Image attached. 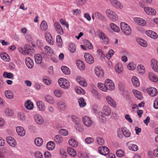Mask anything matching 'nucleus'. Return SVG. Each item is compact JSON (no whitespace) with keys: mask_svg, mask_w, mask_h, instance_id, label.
Listing matches in <instances>:
<instances>
[{"mask_svg":"<svg viewBox=\"0 0 158 158\" xmlns=\"http://www.w3.org/2000/svg\"><path fill=\"white\" fill-rule=\"evenodd\" d=\"M59 107L60 109L63 110H64L66 107V106L64 102L62 101H60L58 102Z\"/></svg>","mask_w":158,"mask_h":158,"instance_id":"864d4df0","label":"nucleus"},{"mask_svg":"<svg viewBox=\"0 0 158 158\" xmlns=\"http://www.w3.org/2000/svg\"><path fill=\"white\" fill-rule=\"evenodd\" d=\"M121 30L126 35H129L131 34V29L130 26L126 23L122 22L120 24Z\"/></svg>","mask_w":158,"mask_h":158,"instance_id":"f257e3e1","label":"nucleus"},{"mask_svg":"<svg viewBox=\"0 0 158 158\" xmlns=\"http://www.w3.org/2000/svg\"><path fill=\"white\" fill-rule=\"evenodd\" d=\"M67 152L69 155H71L73 157H75L76 155V152L73 148H71L69 147L67 149Z\"/></svg>","mask_w":158,"mask_h":158,"instance_id":"473e14b6","label":"nucleus"},{"mask_svg":"<svg viewBox=\"0 0 158 158\" xmlns=\"http://www.w3.org/2000/svg\"><path fill=\"white\" fill-rule=\"evenodd\" d=\"M36 105L40 110L44 111L45 108L44 103L42 101H38L36 102Z\"/></svg>","mask_w":158,"mask_h":158,"instance_id":"cd10ccee","label":"nucleus"},{"mask_svg":"<svg viewBox=\"0 0 158 158\" xmlns=\"http://www.w3.org/2000/svg\"><path fill=\"white\" fill-rule=\"evenodd\" d=\"M98 151L99 153L103 155H107L110 152L108 148L104 146L99 147L98 149Z\"/></svg>","mask_w":158,"mask_h":158,"instance_id":"39448f33","label":"nucleus"},{"mask_svg":"<svg viewBox=\"0 0 158 158\" xmlns=\"http://www.w3.org/2000/svg\"><path fill=\"white\" fill-rule=\"evenodd\" d=\"M43 81L44 83L47 85L50 84L51 82V81L46 76L43 77Z\"/></svg>","mask_w":158,"mask_h":158,"instance_id":"338daca9","label":"nucleus"},{"mask_svg":"<svg viewBox=\"0 0 158 158\" xmlns=\"http://www.w3.org/2000/svg\"><path fill=\"white\" fill-rule=\"evenodd\" d=\"M136 67V65L133 62L129 63L127 66V68L129 70H134Z\"/></svg>","mask_w":158,"mask_h":158,"instance_id":"4d7b16f0","label":"nucleus"},{"mask_svg":"<svg viewBox=\"0 0 158 158\" xmlns=\"http://www.w3.org/2000/svg\"><path fill=\"white\" fill-rule=\"evenodd\" d=\"M35 122L39 125L42 124L44 122V120L42 117L39 114H36L34 116Z\"/></svg>","mask_w":158,"mask_h":158,"instance_id":"4be33fe9","label":"nucleus"},{"mask_svg":"<svg viewBox=\"0 0 158 158\" xmlns=\"http://www.w3.org/2000/svg\"><path fill=\"white\" fill-rule=\"evenodd\" d=\"M84 43L86 47L89 49H91L93 48V45L89 41L87 40H85L84 41Z\"/></svg>","mask_w":158,"mask_h":158,"instance_id":"69168bd1","label":"nucleus"},{"mask_svg":"<svg viewBox=\"0 0 158 158\" xmlns=\"http://www.w3.org/2000/svg\"><path fill=\"white\" fill-rule=\"evenodd\" d=\"M22 51L19 50V51L20 52H23V53H24L25 54H28L31 50V48H33L29 45L26 44L24 45V49H22L21 48H20Z\"/></svg>","mask_w":158,"mask_h":158,"instance_id":"9b49d317","label":"nucleus"},{"mask_svg":"<svg viewBox=\"0 0 158 158\" xmlns=\"http://www.w3.org/2000/svg\"><path fill=\"white\" fill-rule=\"evenodd\" d=\"M149 78L150 80L154 82H156L157 81V78L156 77L154 74L152 73H150L148 74Z\"/></svg>","mask_w":158,"mask_h":158,"instance_id":"de8ad7c7","label":"nucleus"},{"mask_svg":"<svg viewBox=\"0 0 158 158\" xmlns=\"http://www.w3.org/2000/svg\"><path fill=\"white\" fill-rule=\"evenodd\" d=\"M98 35L99 38L102 40V42L105 44H107L109 43V40L106 35L100 31H98Z\"/></svg>","mask_w":158,"mask_h":158,"instance_id":"20e7f679","label":"nucleus"},{"mask_svg":"<svg viewBox=\"0 0 158 158\" xmlns=\"http://www.w3.org/2000/svg\"><path fill=\"white\" fill-rule=\"evenodd\" d=\"M45 37L46 41L50 45L53 44V39L50 33H46L45 34Z\"/></svg>","mask_w":158,"mask_h":158,"instance_id":"aec40b11","label":"nucleus"},{"mask_svg":"<svg viewBox=\"0 0 158 158\" xmlns=\"http://www.w3.org/2000/svg\"><path fill=\"white\" fill-rule=\"evenodd\" d=\"M25 63L27 67L30 69L32 68L34 66V62L29 57L26 58Z\"/></svg>","mask_w":158,"mask_h":158,"instance_id":"412c9836","label":"nucleus"},{"mask_svg":"<svg viewBox=\"0 0 158 158\" xmlns=\"http://www.w3.org/2000/svg\"><path fill=\"white\" fill-rule=\"evenodd\" d=\"M79 106L81 107H84L86 105V103L83 98H81L78 100Z\"/></svg>","mask_w":158,"mask_h":158,"instance_id":"603ef678","label":"nucleus"},{"mask_svg":"<svg viewBox=\"0 0 158 158\" xmlns=\"http://www.w3.org/2000/svg\"><path fill=\"white\" fill-rule=\"evenodd\" d=\"M61 70L63 73L65 74L69 75L70 73V69L66 66H62L61 67Z\"/></svg>","mask_w":158,"mask_h":158,"instance_id":"ea45409f","label":"nucleus"},{"mask_svg":"<svg viewBox=\"0 0 158 158\" xmlns=\"http://www.w3.org/2000/svg\"><path fill=\"white\" fill-rule=\"evenodd\" d=\"M6 139L8 143L12 147H15L16 145L15 140L12 137L8 136L6 137Z\"/></svg>","mask_w":158,"mask_h":158,"instance_id":"dca6fc26","label":"nucleus"},{"mask_svg":"<svg viewBox=\"0 0 158 158\" xmlns=\"http://www.w3.org/2000/svg\"><path fill=\"white\" fill-rule=\"evenodd\" d=\"M3 76L4 77L9 79L12 78L13 77V74L10 73H8L7 72H4L3 74Z\"/></svg>","mask_w":158,"mask_h":158,"instance_id":"052dcab7","label":"nucleus"},{"mask_svg":"<svg viewBox=\"0 0 158 158\" xmlns=\"http://www.w3.org/2000/svg\"><path fill=\"white\" fill-rule=\"evenodd\" d=\"M54 139L56 143L60 144L62 142L63 139L60 135H58L55 136Z\"/></svg>","mask_w":158,"mask_h":158,"instance_id":"58836bf2","label":"nucleus"},{"mask_svg":"<svg viewBox=\"0 0 158 158\" xmlns=\"http://www.w3.org/2000/svg\"><path fill=\"white\" fill-rule=\"evenodd\" d=\"M106 99L108 104L111 106L115 107L116 104L114 100L111 97L107 96L106 97Z\"/></svg>","mask_w":158,"mask_h":158,"instance_id":"6ab92c4d","label":"nucleus"},{"mask_svg":"<svg viewBox=\"0 0 158 158\" xmlns=\"http://www.w3.org/2000/svg\"><path fill=\"white\" fill-rule=\"evenodd\" d=\"M137 71L140 74H143L145 73V69L143 65L140 64L137 67Z\"/></svg>","mask_w":158,"mask_h":158,"instance_id":"f704fd0d","label":"nucleus"},{"mask_svg":"<svg viewBox=\"0 0 158 158\" xmlns=\"http://www.w3.org/2000/svg\"><path fill=\"white\" fill-rule=\"evenodd\" d=\"M98 86L101 90L104 92L107 91V88L106 87L105 84H104L102 83H98Z\"/></svg>","mask_w":158,"mask_h":158,"instance_id":"a18cd8bd","label":"nucleus"},{"mask_svg":"<svg viewBox=\"0 0 158 158\" xmlns=\"http://www.w3.org/2000/svg\"><path fill=\"white\" fill-rule=\"evenodd\" d=\"M110 1L111 3L116 8L121 9L123 7L121 3L116 0H110Z\"/></svg>","mask_w":158,"mask_h":158,"instance_id":"b1692460","label":"nucleus"},{"mask_svg":"<svg viewBox=\"0 0 158 158\" xmlns=\"http://www.w3.org/2000/svg\"><path fill=\"white\" fill-rule=\"evenodd\" d=\"M82 121L84 124L87 127H90L92 124L90 118L87 116H85L82 118Z\"/></svg>","mask_w":158,"mask_h":158,"instance_id":"f8f14e48","label":"nucleus"},{"mask_svg":"<svg viewBox=\"0 0 158 158\" xmlns=\"http://www.w3.org/2000/svg\"><path fill=\"white\" fill-rule=\"evenodd\" d=\"M121 132L126 137H128L131 135L130 132L125 127H122Z\"/></svg>","mask_w":158,"mask_h":158,"instance_id":"7c9ffc66","label":"nucleus"},{"mask_svg":"<svg viewBox=\"0 0 158 158\" xmlns=\"http://www.w3.org/2000/svg\"><path fill=\"white\" fill-rule=\"evenodd\" d=\"M77 66L81 70H83L85 69V66L83 62L81 60H77L76 62Z\"/></svg>","mask_w":158,"mask_h":158,"instance_id":"c85d7f7f","label":"nucleus"},{"mask_svg":"<svg viewBox=\"0 0 158 158\" xmlns=\"http://www.w3.org/2000/svg\"><path fill=\"white\" fill-rule=\"evenodd\" d=\"M116 153L117 156L119 157H123L125 155L124 152L121 149L117 150L116 152Z\"/></svg>","mask_w":158,"mask_h":158,"instance_id":"8fccbe9b","label":"nucleus"},{"mask_svg":"<svg viewBox=\"0 0 158 158\" xmlns=\"http://www.w3.org/2000/svg\"><path fill=\"white\" fill-rule=\"evenodd\" d=\"M59 85L62 88L68 89L70 86V83L69 81L64 78H60L58 80Z\"/></svg>","mask_w":158,"mask_h":158,"instance_id":"f03ea898","label":"nucleus"},{"mask_svg":"<svg viewBox=\"0 0 158 158\" xmlns=\"http://www.w3.org/2000/svg\"><path fill=\"white\" fill-rule=\"evenodd\" d=\"M34 59L35 62L38 64H40L42 63V58L41 56L39 54H37L34 55Z\"/></svg>","mask_w":158,"mask_h":158,"instance_id":"393cba45","label":"nucleus"},{"mask_svg":"<svg viewBox=\"0 0 158 158\" xmlns=\"http://www.w3.org/2000/svg\"><path fill=\"white\" fill-rule=\"evenodd\" d=\"M6 114L8 116H11L13 114V113L12 110L9 108L6 109L5 110Z\"/></svg>","mask_w":158,"mask_h":158,"instance_id":"e2e57ef3","label":"nucleus"},{"mask_svg":"<svg viewBox=\"0 0 158 158\" xmlns=\"http://www.w3.org/2000/svg\"><path fill=\"white\" fill-rule=\"evenodd\" d=\"M26 108L28 110H31L33 107V104L30 100H28L25 104Z\"/></svg>","mask_w":158,"mask_h":158,"instance_id":"2f4dec72","label":"nucleus"},{"mask_svg":"<svg viewBox=\"0 0 158 158\" xmlns=\"http://www.w3.org/2000/svg\"><path fill=\"white\" fill-rule=\"evenodd\" d=\"M54 95L57 97H60L62 95V91L58 89H55L53 91Z\"/></svg>","mask_w":158,"mask_h":158,"instance_id":"bf43d9fd","label":"nucleus"},{"mask_svg":"<svg viewBox=\"0 0 158 158\" xmlns=\"http://www.w3.org/2000/svg\"><path fill=\"white\" fill-rule=\"evenodd\" d=\"M56 42L57 45L60 47H62L63 45V42L61 36L60 35H57L56 37Z\"/></svg>","mask_w":158,"mask_h":158,"instance_id":"e433bc0d","label":"nucleus"},{"mask_svg":"<svg viewBox=\"0 0 158 158\" xmlns=\"http://www.w3.org/2000/svg\"><path fill=\"white\" fill-rule=\"evenodd\" d=\"M144 10L148 14L150 15H155L156 14V10L153 8L149 7H145Z\"/></svg>","mask_w":158,"mask_h":158,"instance_id":"9d476101","label":"nucleus"},{"mask_svg":"<svg viewBox=\"0 0 158 158\" xmlns=\"http://www.w3.org/2000/svg\"><path fill=\"white\" fill-rule=\"evenodd\" d=\"M40 28L41 29L43 30H46L48 28V25L47 23L44 21H42L40 24Z\"/></svg>","mask_w":158,"mask_h":158,"instance_id":"3c124183","label":"nucleus"},{"mask_svg":"<svg viewBox=\"0 0 158 158\" xmlns=\"http://www.w3.org/2000/svg\"><path fill=\"white\" fill-rule=\"evenodd\" d=\"M46 146L48 150H52L54 149L55 144L54 142L52 141H50L47 143Z\"/></svg>","mask_w":158,"mask_h":158,"instance_id":"a19ab883","label":"nucleus"},{"mask_svg":"<svg viewBox=\"0 0 158 158\" xmlns=\"http://www.w3.org/2000/svg\"><path fill=\"white\" fill-rule=\"evenodd\" d=\"M69 49L71 52L74 53L76 50V47L75 45L73 43L70 44Z\"/></svg>","mask_w":158,"mask_h":158,"instance_id":"0e129e2a","label":"nucleus"},{"mask_svg":"<svg viewBox=\"0 0 158 158\" xmlns=\"http://www.w3.org/2000/svg\"><path fill=\"white\" fill-rule=\"evenodd\" d=\"M115 70L118 73H121L123 70L122 64L121 63H118L115 66Z\"/></svg>","mask_w":158,"mask_h":158,"instance_id":"c756f323","label":"nucleus"},{"mask_svg":"<svg viewBox=\"0 0 158 158\" xmlns=\"http://www.w3.org/2000/svg\"><path fill=\"white\" fill-rule=\"evenodd\" d=\"M75 90L76 93L78 94H85V92L81 87H76L75 88Z\"/></svg>","mask_w":158,"mask_h":158,"instance_id":"6e6d98bb","label":"nucleus"},{"mask_svg":"<svg viewBox=\"0 0 158 158\" xmlns=\"http://www.w3.org/2000/svg\"><path fill=\"white\" fill-rule=\"evenodd\" d=\"M71 118L73 121L76 124H78L79 123V119L75 116L73 115L72 116Z\"/></svg>","mask_w":158,"mask_h":158,"instance_id":"774afa93","label":"nucleus"},{"mask_svg":"<svg viewBox=\"0 0 158 158\" xmlns=\"http://www.w3.org/2000/svg\"><path fill=\"white\" fill-rule=\"evenodd\" d=\"M34 142L37 146H40L43 143V140L42 138L38 137L35 139Z\"/></svg>","mask_w":158,"mask_h":158,"instance_id":"4c0bfd02","label":"nucleus"},{"mask_svg":"<svg viewBox=\"0 0 158 158\" xmlns=\"http://www.w3.org/2000/svg\"><path fill=\"white\" fill-rule=\"evenodd\" d=\"M106 13L110 19L112 21H116L118 20V16L114 11L109 9H107L106 11Z\"/></svg>","mask_w":158,"mask_h":158,"instance_id":"7ed1b4c3","label":"nucleus"},{"mask_svg":"<svg viewBox=\"0 0 158 158\" xmlns=\"http://www.w3.org/2000/svg\"><path fill=\"white\" fill-rule=\"evenodd\" d=\"M106 87L107 88V90H113L114 88V85L113 81L109 79H107L105 81Z\"/></svg>","mask_w":158,"mask_h":158,"instance_id":"0eeeda50","label":"nucleus"},{"mask_svg":"<svg viewBox=\"0 0 158 158\" xmlns=\"http://www.w3.org/2000/svg\"><path fill=\"white\" fill-rule=\"evenodd\" d=\"M151 66L152 69L156 72H158V62L155 59L151 60Z\"/></svg>","mask_w":158,"mask_h":158,"instance_id":"2eb2a0df","label":"nucleus"},{"mask_svg":"<svg viewBox=\"0 0 158 158\" xmlns=\"http://www.w3.org/2000/svg\"><path fill=\"white\" fill-rule=\"evenodd\" d=\"M54 26L56 31L58 34L62 35L64 33L63 30L60 24L58 22H55Z\"/></svg>","mask_w":158,"mask_h":158,"instance_id":"6e6552de","label":"nucleus"},{"mask_svg":"<svg viewBox=\"0 0 158 158\" xmlns=\"http://www.w3.org/2000/svg\"><path fill=\"white\" fill-rule=\"evenodd\" d=\"M131 81L133 85L135 86L136 87L139 86L140 82L137 77L135 76L133 77L131 79Z\"/></svg>","mask_w":158,"mask_h":158,"instance_id":"72a5a7b5","label":"nucleus"},{"mask_svg":"<svg viewBox=\"0 0 158 158\" xmlns=\"http://www.w3.org/2000/svg\"><path fill=\"white\" fill-rule=\"evenodd\" d=\"M84 57L86 61L89 64H91L94 63V58L91 54L88 53H85Z\"/></svg>","mask_w":158,"mask_h":158,"instance_id":"423d86ee","label":"nucleus"},{"mask_svg":"<svg viewBox=\"0 0 158 158\" xmlns=\"http://www.w3.org/2000/svg\"><path fill=\"white\" fill-rule=\"evenodd\" d=\"M111 110L110 108L107 106H105L102 109V114L106 116H109L110 115Z\"/></svg>","mask_w":158,"mask_h":158,"instance_id":"a211bd4d","label":"nucleus"},{"mask_svg":"<svg viewBox=\"0 0 158 158\" xmlns=\"http://www.w3.org/2000/svg\"><path fill=\"white\" fill-rule=\"evenodd\" d=\"M132 92L135 96L138 99L142 100L143 99V97L142 94L139 91L135 89H133Z\"/></svg>","mask_w":158,"mask_h":158,"instance_id":"a878e982","label":"nucleus"},{"mask_svg":"<svg viewBox=\"0 0 158 158\" xmlns=\"http://www.w3.org/2000/svg\"><path fill=\"white\" fill-rule=\"evenodd\" d=\"M77 82L81 86L83 87H86L87 85V84L86 81L83 80H81L80 79L77 77Z\"/></svg>","mask_w":158,"mask_h":158,"instance_id":"5fc2aeb1","label":"nucleus"},{"mask_svg":"<svg viewBox=\"0 0 158 158\" xmlns=\"http://www.w3.org/2000/svg\"><path fill=\"white\" fill-rule=\"evenodd\" d=\"M6 97L10 99H12L13 98V94L12 92L10 90H6L5 92Z\"/></svg>","mask_w":158,"mask_h":158,"instance_id":"c9c22d12","label":"nucleus"},{"mask_svg":"<svg viewBox=\"0 0 158 158\" xmlns=\"http://www.w3.org/2000/svg\"><path fill=\"white\" fill-rule=\"evenodd\" d=\"M146 33L148 36L154 39H157L158 37L157 34L156 32L151 30L146 31Z\"/></svg>","mask_w":158,"mask_h":158,"instance_id":"f3484780","label":"nucleus"},{"mask_svg":"<svg viewBox=\"0 0 158 158\" xmlns=\"http://www.w3.org/2000/svg\"><path fill=\"white\" fill-rule=\"evenodd\" d=\"M45 51L47 54H52L53 52L52 49L49 46H46L44 47Z\"/></svg>","mask_w":158,"mask_h":158,"instance_id":"680f3d73","label":"nucleus"},{"mask_svg":"<svg viewBox=\"0 0 158 158\" xmlns=\"http://www.w3.org/2000/svg\"><path fill=\"white\" fill-rule=\"evenodd\" d=\"M45 99L48 102L51 104H53L55 103V101L53 98L51 96L47 95L45 96Z\"/></svg>","mask_w":158,"mask_h":158,"instance_id":"09e8293b","label":"nucleus"},{"mask_svg":"<svg viewBox=\"0 0 158 158\" xmlns=\"http://www.w3.org/2000/svg\"><path fill=\"white\" fill-rule=\"evenodd\" d=\"M16 131L18 135L20 136H23L25 135V131L24 128L22 127H17Z\"/></svg>","mask_w":158,"mask_h":158,"instance_id":"4468645a","label":"nucleus"},{"mask_svg":"<svg viewBox=\"0 0 158 158\" xmlns=\"http://www.w3.org/2000/svg\"><path fill=\"white\" fill-rule=\"evenodd\" d=\"M0 56L1 58L5 61H9L10 59L9 56L6 53H2Z\"/></svg>","mask_w":158,"mask_h":158,"instance_id":"c03bdc74","label":"nucleus"},{"mask_svg":"<svg viewBox=\"0 0 158 158\" xmlns=\"http://www.w3.org/2000/svg\"><path fill=\"white\" fill-rule=\"evenodd\" d=\"M137 41L140 45L143 47H146L147 46V42L140 38L137 39Z\"/></svg>","mask_w":158,"mask_h":158,"instance_id":"49530a36","label":"nucleus"},{"mask_svg":"<svg viewBox=\"0 0 158 158\" xmlns=\"http://www.w3.org/2000/svg\"><path fill=\"white\" fill-rule=\"evenodd\" d=\"M95 73L96 74L98 77H102L104 75V72L102 69H100L98 67H95L94 69Z\"/></svg>","mask_w":158,"mask_h":158,"instance_id":"bb28decb","label":"nucleus"},{"mask_svg":"<svg viewBox=\"0 0 158 158\" xmlns=\"http://www.w3.org/2000/svg\"><path fill=\"white\" fill-rule=\"evenodd\" d=\"M109 26L110 28L115 32L118 33L120 31L119 27L113 23H110L109 24Z\"/></svg>","mask_w":158,"mask_h":158,"instance_id":"5701e85b","label":"nucleus"},{"mask_svg":"<svg viewBox=\"0 0 158 158\" xmlns=\"http://www.w3.org/2000/svg\"><path fill=\"white\" fill-rule=\"evenodd\" d=\"M134 20L139 25L144 26L146 25V21L142 18L135 17L134 19Z\"/></svg>","mask_w":158,"mask_h":158,"instance_id":"ddd939ff","label":"nucleus"},{"mask_svg":"<svg viewBox=\"0 0 158 158\" xmlns=\"http://www.w3.org/2000/svg\"><path fill=\"white\" fill-rule=\"evenodd\" d=\"M129 149L134 151H136L138 150V146L134 144H131L129 146Z\"/></svg>","mask_w":158,"mask_h":158,"instance_id":"13d9d810","label":"nucleus"},{"mask_svg":"<svg viewBox=\"0 0 158 158\" xmlns=\"http://www.w3.org/2000/svg\"><path fill=\"white\" fill-rule=\"evenodd\" d=\"M147 92L148 94L152 97L156 96L158 93L157 90L155 88L152 87L148 88Z\"/></svg>","mask_w":158,"mask_h":158,"instance_id":"1a4fd4ad","label":"nucleus"},{"mask_svg":"<svg viewBox=\"0 0 158 158\" xmlns=\"http://www.w3.org/2000/svg\"><path fill=\"white\" fill-rule=\"evenodd\" d=\"M95 16L97 19L102 20H104L105 19V17L102 14L97 12L94 14Z\"/></svg>","mask_w":158,"mask_h":158,"instance_id":"37998d69","label":"nucleus"},{"mask_svg":"<svg viewBox=\"0 0 158 158\" xmlns=\"http://www.w3.org/2000/svg\"><path fill=\"white\" fill-rule=\"evenodd\" d=\"M68 142L69 145L73 147H76L78 146V143L77 141L74 139H70L69 140Z\"/></svg>","mask_w":158,"mask_h":158,"instance_id":"79ce46f5","label":"nucleus"}]
</instances>
